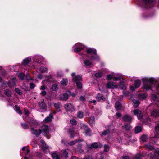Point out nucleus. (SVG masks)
<instances>
[{"mask_svg": "<svg viewBox=\"0 0 159 159\" xmlns=\"http://www.w3.org/2000/svg\"><path fill=\"white\" fill-rule=\"evenodd\" d=\"M58 89V86L56 84H55L52 85L51 88V89L52 90L55 91H57V90Z\"/></svg>", "mask_w": 159, "mask_h": 159, "instance_id": "26", "label": "nucleus"}, {"mask_svg": "<svg viewBox=\"0 0 159 159\" xmlns=\"http://www.w3.org/2000/svg\"><path fill=\"white\" fill-rule=\"evenodd\" d=\"M148 139V136L146 135H142L141 138V140L143 141H146Z\"/></svg>", "mask_w": 159, "mask_h": 159, "instance_id": "39", "label": "nucleus"}, {"mask_svg": "<svg viewBox=\"0 0 159 159\" xmlns=\"http://www.w3.org/2000/svg\"><path fill=\"white\" fill-rule=\"evenodd\" d=\"M68 80L66 79H63V80L61 81V84L64 85L66 86L67 85Z\"/></svg>", "mask_w": 159, "mask_h": 159, "instance_id": "34", "label": "nucleus"}, {"mask_svg": "<svg viewBox=\"0 0 159 159\" xmlns=\"http://www.w3.org/2000/svg\"><path fill=\"white\" fill-rule=\"evenodd\" d=\"M15 107L16 111L17 113H18L20 115H21L22 114V113L21 111V110H20L19 107L17 105H15Z\"/></svg>", "mask_w": 159, "mask_h": 159, "instance_id": "33", "label": "nucleus"}, {"mask_svg": "<svg viewBox=\"0 0 159 159\" xmlns=\"http://www.w3.org/2000/svg\"><path fill=\"white\" fill-rule=\"evenodd\" d=\"M104 151L105 152H107L109 150V147L107 145H104Z\"/></svg>", "mask_w": 159, "mask_h": 159, "instance_id": "49", "label": "nucleus"}, {"mask_svg": "<svg viewBox=\"0 0 159 159\" xmlns=\"http://www.w3.org/2000/svg\"><path fill=\"white\" fill-rule=\"evenodd\" d=\"M15 91L17 93L21 95L22 94V93L20 90L18 88H16L15 89Z\"/></svg>", "mask_w": 159, "mask_h": 159, "instance_id": "53", "label": "nucleus"}, {"mask_svg": "<svg viewBox=\"0 0 159 159\" xmlns=\"http://www.w3.org/2000/svg\"><path fill=\"white\" fill-rule=\"evenodd\" d=\"M109 133V130H106L104 131V132H103L102 133V134L103 135H106L107 134Z\"/></svg>", "mask_w": 159, "mask_h": 159, "instance_id": "56", "label": "nucleus"}, {"mask_svg": "<svg viewBox=\"0 0 159 159\" xmlns=\"http://www.w3.org/2000/svg\"><path fill=\"white\" fill-rule=\"evenodd\" d=\"M84 63L85 65L86 66H89L92 65V63L87 60H84Z\"/></svg>", "mask_w": 159, "mask_h": 159, "instance_id": "40", "label": "nucleus"}, {"mask_svg": "<svg viewBox=\"0 0 159 159\" xmlns=\"http://www.w3.org/2000/svg\"><path fill=\"white\" fill-rule=\"evenodd\" d=\"M31 60L30 58L28 57L24 60L23 64L25 65H27L31 61Z\"/></svg>", "mask_w": 159, "mask_h": 159, "instance_id": "27", "label": "nucleus"}, {"mask_svg": "<svg viewBox=\"0 0 159 159\" xmlns=\"http://www.w3.org/2000/svg\"><path fill=\"white\" fill-rule=\"evenodd\" d=\"M115 108L116 110H119L121 109V105L120 103L119 102H116L115 104Z\"/></svg>", "mask_w": 159, "mask_h": 159, "instance_id": "20", "label": "nucleus"}, {"mask_svg": "<svg viewBox=\"0 0 159 159\" xmlns=\"http://www.w3.org/2000/svg\"><path fill=\"white\" fill-rule=\"evenodd\" d=\"M31 130L32 133L33 134L35 135L37 137H38L40 134L42 133V130L40 129H39L38 130H37L34 129L33 128H31Z\"/></svg>", "mask_w": 159, "mask_h": 159, "instance_id": "8", "label": "nucleus"}, {"mask_svg": "<svg viewBox=\"0 0 159 159\" xmlns=\"http://www.w3.org/2000/svg\"><path fill=\"white\" fill-rule=\"evenodd\" d=\"M81 77L80 75H78L74 77L73 79V80L74 82H76L77 81L80 80H81Z\"/></svg>", "mask_w": 159, "mask_h": 159, "instance_id": "30", "label": "nucleus"}, {"mask_svg": "<svg viewBox=\"0 0 159 159\" xmlns=\"http://www.w3.org/2000/svg\"><path fill=\"white\" fill-rule=\"evenodd\" d=\"M142 131V128L141 127L139 126H137L135 127V131L136 133H138Z\"/></svg>", "mask_w": 159, "mask_h": 159, "instance_id": "35", "label": "nucleus"}, {"mask_svg": "<svg viewBox=\"0 0 159 159\" xmlns=\"http://www.w3.org/2000/svg\"><path fill=\"white\" fill-rule=\"evenodd\" d=\"M40 142L42 149L43 151H47H47L48 150V147L46 146L44 141L41 140Z\"/></svg>", "mask_w": 159, "mask_h": 159, "instance_id": "11", "label": "nucleus"}, {"mask_svg": "<svg viewBox=\"0 0 159 159\" xmlns=\"http://www.w3.org/2000/svg\"><path fill=\"white\" fill-rule=\"evenodd\" d=\"M54 105L55 107L57 110H58V109H59L61 107V105L59 103H54Z\"/></svg>", "mask_w": 159, "mask_h": 159, "instance_id": "46", "label": "nucleus"}, {"mask_svg": "<svg viewBox=\"0 0 159 159\" xmlns=\"http://www.w3.org/2000/svg\"><path fill=\"white\" fill-rule=\"evenodd\" d=\"M155 131L157 134L159 135V125H158L155 127Z\"/></svg>", "mask_w": 159, "mask_h": 159, "instance_id": "51", "label": "nucleus"}, {"mask_svg": "<svg viewBox=\"0 0 159 159\" xmlns=\"http://www.w3.org/2000/svg\"><path fill=\"white\" fill-rule=\"evenodd\" d=\"M95 122V117L93 116H92L90 117L89 122V124L91 125Z\"/></svg>", "mask_w": 159, "mask_h": 159, "instance_id": "24", "label": "nucleus"}, {"mask_svg": "<svg viewBox=\"0 0 159 159\" xmlns=\"http://www.w3.org/2000/svg\"><path fill=\"white\" fill-rule=\"evenodd\" d=\"M145 148L149 149L150 150H152L154 148L152 143H148L145 145Z\"/></svg>", "mask_w": 159, "mask_h": 159, "instance_id": "17", "label": "nucleus"}, {"mask_svg": "<svg viewBox=\"0 0 159 159\" xmlns=\"http://www.w3.org/2000/svg\"><path fill=\"white\" fill-rule=\"evenodd\" d=\"M4 94L7 97H10L11 96V92L8 89H6L4 90Z\"/></svg>", "mask_w": 159, "mask_h": 159, "instance_id": "28", "label": "nucleus"}, {"mask_svg": "<svg viewBox=\"0 0 159 159\" xmlns=\"http://www.w3.org/2000/svg\"><path fill=\"white\" fill-rule=\"evenodd\" d=\"M30 125L32 126H34L36 124V122L33 119L29 118L27 120Z\"/></svg>", "mask_w": 159, "mask_h": 159, "instance_id": "16", "label": "nucleus"}, {"mask_svg": "<svg viewBox=\"0 0 159 159\" xmlns=\"http://www.w3.org/2000/svg\"><path fill=\"white\" fill-rule=\"evenodd\" d=\"M104 98L102 96V95L100 93L98 94L97 95L96 97V99L98 101H100L101 100H104Z\"/></svg>", "mask_w": 159, "mask_h": 159, "instance_id": "23", "label": "nucleus"}, {"mask_svg": "<svg viewBox=\"0 0 159 159\" xmlns=\"http://www.w3.org/2000/svg\"><path fill=\"white\" fill-rule=\"evenodd\" d=\"M25 77L27 80H31L30 75L29 74H27Z\"/></svg>", "mask_w": 159, "mask_h": 159, "instance_id": "60", "label": "nucleus"}, {"mask_svg": "<svg viewBox=\"0 0 159 159\" xmlns=\"http://www.w3.org/2000/svg\"><path fill=\"white\" fill-rule=\"evenodd\" d=\"M68 133L70 135L71 138H73L74 136L75 132L72 129H68Z\"/></svg>", "mask_w": 159, "mask_h": 159, "instance_id": "21", "label": "nucleus"}, {"mask_svg": "<svg viewBox=\"0 0 159 159\" xmlns=\"http://www.w3.org/2000/svg\"><path fill=\"white\" fill-rule=\"evenodd\" d=\"M83 113L81 111H79L77 114V117L79 118H81L83 117Z\"/></svg>", "mask_w": 159, "mask_h": 159, "instance_id": "45", "label": "nucleus"}, {"mask_svg": "<svg viewBox=\"0 0 159 159\" xmlns=\"http://www.w3.org/2000/svg\"><path fill=\"white\" fill-rule=\"evenodd\" d=\"M133 102L134 103V106L136 107L138 106L140 104V102L138 100L134 99Z\"/></svg>", "mask_w": 159, "mask_h": 159, "instance_id": "32", "label": "nucleus"}, {"mask_svg": "<svg viewBox=\"0 0 159 159\" xmlns=\"http://www.w3.org/2000/svg\"><path fill=\"white\" fill-rule=\"evenodd\" d=\"M53 118V116L51 113H50L48 116H47L44 119V121L46 122H50L52 121V119Z\"/></svg>", "mask_w": 159, "mask_h": 159, "instance_id": "15", "label": "nucleus"}, {"mask_svg": "<svg viewBox=\"0 0 159 159\" xmlns=\"http://www.w3.org/2000/svg\"><path fill=\"white\" fill-rule=\"evenodd\" d=\"M97 156L98 157H100V159H103V158H104L103 156L102 155V154L101 153H100L98 154L97 155Z\"/></svg>", "mask_w": 159, "mask_h": 159, "instance_id": "57", "label": "nucleus"}, {"mask_svg": "<svg viewBox=\"0 0 159 159\" xmlns=\"http://www.w3.org/2000/svg\"><path fill=\"white\" fill-rule=\"evenodd\" d=\"M149 157L151 159H159V148H157L154 151L153 153L149 154Z\"/></svg>", "mask_w": 159, "mask_h": 159, "instance_id": "2", "label": "nucleus"}, {"mask_svg": "<svg viewBox=\"0 0 159 159\" xmlns=\"http://www.w3.org/2000/svg\"><path fill=\"white\" fill-rule=\"evenodd\" d=\"M98 147V144L96 143H93L91 146L88 148V151L90 150L93 148H97Z\"/></svg>", "mask_w": 159, "mask_h": 159, "instance_id": "19", "label": "nucleus"}, {"mask_svg": "<svg viewBox=\"0 0 159 159\" xmlns=\"http://www.w3.org/2000/svg\"><path fill=\"white\" fill-rule=\"evenodd\" d=\"M81 129H83L87 135H89L90 132V129L88 127L87 125L84 124H82L81 125Z\"/></svg>", "mask_w": 159, "mask_h": 159, "instance_id": "6", "label": "nucleus"}, {"mask_svg": "<svg viewBox=\"0 0 159 159\" xmlns=\"http://www.w3.org/2000/svg\"><path fill=\"white\" fill-rule=\"evenodd\" d=\"M123 159H130L129 157L128 156H125L123 157Z\"/></svg>", "mask_w": 159, "mask_h": 159, "instance_id": "64", "label": "nucleus"}, {"mask_svg": "<svg viewBox=\"0 0 159 159\" xmlns=\"http://www.w3.org/2000/svg\"><path fill=\"white\" fill-rule=\"evenodd\" d=\"M65 108L68 111H73L75 110L74 106L70 103L67 104L66 105Z\"/></svg>", "mask_w": 159, "mask_h": 159, "instance_id": "10", "label": "nucleus"}, {"mask_svg": "<svg viewBox=\"0 0 159 159\" xmlns=\"http://www.w3.org/2000/svg\"><path fill=\"white\" fill-rule=\"evenodd\" d=\"M138 97L139 98H142L143 99L146 98V95L144 93H141L139 94Z\"/></svg>", "mask_w": 159, "mask_h": 159, "instance_id": "48", "label": "nucleus"}, {"mask_svg": "<svg viewBox=\"0 0 159 159\" xmlns=\"http://www.w3.org/2000/svg\"><path fill=\"white\" fill-rule=\"evenodd\" d=\"M123 119L124 121L130 122H131L132 118L130 116L126 115L124 116Z\"/></svg>", "mask_w": 159, "mask_h": 159, "instance_id": "14", "label": "nucleus"}, {"mask_svg": "<svg viewBox=\"0 0 159 159\" xmlns=\"http://www.w3.org/2000/svg\"><path fill=\"white\" fill-rule=\"evenodd\" d=\"M124 127H125V129L127 130H129L131 128V127L130 125L126 124L125 125Z\"/></svg>", "mask_w": 159, "mask_h": 159, "instance_id": "43", "label": "nucleus"}, {"mask_svg": "<svg viewBox=\"0 0 159 159\" xmlns=\"http://www.w3.org/2000/svg\"><path fill=\"white\" fill-rule=\"evenodd\" d=\"M8 86L10 87L15 86L16 85L15 82L14 81H9L7 83Z\"/></svg>", "mask_w": 159, "mask_h": 159, "instance_id": "25", "label": "nucleus"}, {"mask_svg": "<svg viewBox=\"0 0 159 159\" xmlns=\"http://www.w3.org/2000/svg\"><path fill=\"white\" fill-rule=\"evenodd\" d=\"M120 88L122 89H124L126 88V86L124 85V83L122 82H120L119 84Z\"/></svg>", "mask_w": 159, "mask_h": 159, "instance_id": "38", "label": "nucleus"}, {"mask_svg": "<svg viewBox=\"0 0 159 159\" xmlns=\"http://www.w3.org/2000/svg\"><path fill=\"white\" fill-rule=\"evenodd\" d=\"M143 2V6L145 8H148L152 7L153 6V0H142Z\"/></svg>", "mask_w": 159, "mask_h": 159, "instance_id": "3", "label": "nucleus"}, {"mask_svg": "<svg viewBox=\"0 0 159 159\" xmlns=\"http://www.w3.org/2000/svg\"><path fill=\"white\" fill-rule=\"evenodd\" d=\"M43 134L44 135H47L49 133V130L47 126H45L44 128L43 129Z\"/></svg>", "mask_w": 159, "mask_h": 159, "instance_id": "22", "label": "nucleus"}, {"mask_svg": "<svg viewBox=\"0 0 159 159\" xmlns=\"http://www.w3.org/2000/svg\"><path fill=\"white\" fill-rule=\"evenodd\" d=\"M77 45H78V46L77 47H75L74 49V51L75 52H79L84 49V46L81 44L79 43L76 44V46Z\"/></svg>", "mask_w": 159, "mask_h": 159, "instance_id": "12", "label": "nucleus"}, {"mask_svg": "<svg viewBox=\"0 0 159 159\" xmlns=\"http://www.w3.org/2000/svg\"><path fill=\"white\" fill-rule=\"evenodd\" d=\"M82 141V139L80 140L76 139L74 141H71L70 143V145L72 146L75 144L77 142H81Z\"/></svg>", "mask_w": 159, "mask_h": 159, "instance_id": "31", "label": "nucleus"}, {"mask_svg": "<svg viewBox=\"0 0 159 159\" xmlns=\"http://www.w3.org/2000/svg\"><path fill=\"white\" fill-rule=\"evenodd\" d=\"M68 152L66 151V150H64L63 151L62 156L65 158H66L68 156Z\"/></svg>", "mask_w": 159, "mask_h": 159, "instance_id": "47", "label": "nucleus"}, {"mask_svg": "<svg viewBox=\"0 0 159 159\" xmlns=\"http://www.w3.org/2000/svg\"><path fill=\"white\" fill-rule=\"evenodd\" d=\"M21 127L24 129H27L29 128V125L26 124L21 123Z\"/></svg>", "mask_w": 159, "mask_h": 159, "instance_id": "42", "label": "nucleus"}, {"mask_svg": "<svg viewBox=\"0 0 159 159\" xmlns=\"http://www.w3.org/2000/svg\"><path fill=\"white\" fill-rule=\"evenodd\" d=\"M114 80H115L116 81H118L122 78L121 77H114Z\"/></svg>", "mask_w": 159, "mask_h": 159, "instance_id": "62", "label": "nucleus"}, {"mask_svg": "<svg viewBox=\"0 0 159 159\" xmlns=\"http://www.w3.org/2000/svg\"><path fill=\"white\" fill-rule=\"evenodd\" d=\"M70 123L73 125H76L77 124L76 121L75 119L71 120L70 121Z\"/></svg>", "mask_w": 159, "mask_h": 159, "instance_id": "55", "label": "nucleus"}, {"mask_svg": "<svg viewBox=\"0 0 159 159\" xmlns=\"http://www.w3.org/2000/svg\"><path fill=\"white\" fill-rule=\"evenodd\" d=\"M80 100L81 101H84L85 100V99L84 96H81L80 98Z\"/></svg>", "mask_w": 159, "mask_h": 159, "instance_id": "58", "label": "nucleus"}, {"mask_svg": "<svg viewBox=\"0 0 159 159\" xmlns=\"http://www.w3.org/2000/svg\"><path fill=\"white\" fill-rule=\"evenodd\" d=\"M38 105L39 108L43 110V111H45L47 110V106L43 102H39L38 103Z\"/></svg>", "mask_w": 159, "mask_h": 159, "instance_id": "7", "label": "nucleus"}, {"mask_svg": "<svg viewBox=\"0 0 159 159\" xmlns=\"http://www.w3.org/2000/svg\"><path fill=\"white\" fill-rule=\"evenodd\" d=\"M71 95V92L70 91H66L63 94L59 95V98L62 100L65 101L67 99L68 97Z\"/></svg>", "mask_w": 159, "mask_h": 159, "instance_id": "4", "label": "nucleus"}, {"mask_svg": "<svg viewBox=\"0 0 159 159\" xmlns=\"http://www.w3.org/2000/svg\"><path fill=\"white\" fill-rule=\"evenodd\" d=\"M30 88L31 89H33L35 87V85L33 83H30Z\"/></svg>", "mask_w": 159, "mask_h": 159, "instance_id": "59", "label": "nucleus"}, {"mask_svg": "<svg viewBox=\"0 0 159 159\" xmlns=\"http://www.w3.org/2000/svg\"><path fill=\"white\" fill-rule=\"evenodd\" d=\"M141 156L139 155H137L133 159H140Z\"/></svg>", "mask_w": 159, "mask_h": 159, "instance_id": "61", "label": "nucleus"}, {"mask_svg": "<svg viewBox=\"0 0 159 159\" xmlns=\"http://www.w3.org/2000/svg\"><path fill=\"white\" fill-rule=\"evenodd\" d=\"M141 84V81L140 80H136L134 82V85L135 88L139 87Z\"/></svg>", "mask_w": 159, "mask_h": 159, "instance_id": "29", "label": "nucleus"}, {"mask_svg": "<svg viewBox=\"0 0 159 159\" xmlns=\"http://www.w3.org/2000/svg\"><path fill=\"white\" fill-rule=\"evenodd\" d=\"M114 76L113 75L109 74L107 75L106 79L107 80H111L112 79H114Z\"/></svg>", "mask_w": 159, "mask_h": 159, "instance_id": "44", "label": "nucleus"}, {"mask_svg": "<svg viewBox=\"0 0 159 159\" xmlns=\"http://www.w3.org/2000/svg\"><path fill=\"white\" fill-rule=\"evenodd\" d=\"M134 115L136 116L139 119H142L143 118V116L141 111L139 109L134 110L133 111Z\"/></svg>", "mask_w": 159, "mask_h": 159, "instance_id": "5", "label": "nucleus"}, {"mask_svg": "<svg viewBox=\"0 0 159 159\" xmlns=\"http://www.w3.org/2000/svg\"><path fill=\"white\" fill-rule=\"evenodd\" d=\"M22 149V150L25 151L26 152V155H27V154H28L30 152V150L28 149H25V147H23Z\"/></svg>", "mask_w": 159, "mask_h": 159, "instance_id": "52", "label": "nucleus"}, {"mask_svg": "<svg viewBox=\"0 0 159 159\" xmlns=\"http://www.w3.org/2000/svg\"><path fill=\"white\" fill-rule=\"evenodd\" d=\"M156 81L155 79L153 78H150L148 79L147 83H144L143 84L144 89L147 90L150 89L152 90V85Z\"/></svg>", "mask_w": 159, "mask_h": 159, "instance_id": "1", "label": "nucleus"}, {"mask_svg": "<svg viewBox=\"0 0 159 159\" xmlns=\"http://www.w3.org/2000/svg\"><path fill=\"white\" fill-rule=\"evenodd\" d=\"M52 156L53 159H59V157L56 153H52Z\"/></svg>", "mask_w": 159, "mask_h": 159, "instance_id": "37", "label": "nucleus"}, {"mask_svg": "<svg viewBox=\"0 0 159 159\" xmlns=\"http://www.w3.org/2000/svg\"><path fill=\"white\" fill-rule=\"evenodd\" d=\"M25 76V74L22 73H20L18 75L19 78L22 80L24 79Z\"/></svg>", "mask_w": 159, "mask_h": 159, "instance_id": "50", "label": "nucleus"}, {"mask_svg": "<svg viewBox=\"0 0 159 159\" xmlns=\"http://www.w3.org/2000/svg\"><path fill=\"white\" fill-rule=\"evenodd\" d=\"M39 70L41 73H44L47 71V69L45 67H41L39 69Z\"/></svg>", "mask_w": 159, "mask_h": 159, "instance_id": "36", "label": "nucleus"}, {"mask_svg": "<svg viewBox=\"0 0 159 159\" xmlns=\"http://www.w3.org/2000/svg\"><path fill=\"white\" fill-rule=\"evenodd\" d=\"M24 110L25 114L27 115H29V111L25 109H24Z\"/></svg>", "mask_w": 159, "mask_h": 159, "instance_id": "63", "label": "nucleus"}, {"mask_svg": "<svg viewBox=\"0 0 159 159\" xmlns=\"http://www.w3.org/2000/svg\"><path fill=\"white\" fill-rule=\"evenodd\" d=\"M77 87L79 88H80L82 87V84L80 82H77L76 83Z\"/></svg>", "mask_w": 159, "mask_h": 159, "instance_id": "54", "label": "nucleus"}, {"mask_svg": "<svg viewBox=\"0 0 159 159\" xmlns=\"http://www.w3.org/2000/svg\"><path fill=\"white\" fill-rule=\"evenodd\" d=\"M151 116L154 117H159V110L154 109L151 112Z\"/></svg>", "mask_w": 159, "mask_h": 159, "instance_id": "13", "label": "nucleus"}, {"mask_svg": "<svg viewBox=\"0 0 159 159\" xmlns=\"http://www.w3.org/2000/svg\"><path fill=\"white\" fill-rule=\"evenodd\" d=\"M87 52L88 53H90L92 55L97 54L96 50L92 48L88 49L87 51Z\"/></svg>", "mask_w": 159, "mask_h": 159, "instance_id": "18", "label": "nucleus"}, {"mask_svg": "<svg viewBox=\"0 0 159 159\" xmlns=\"http://www.w3.org/2000/svg\"><path fill=\"white\" fill-rule=\"evenodd\" d=\"M107 88L109 89L116 88L118 87V85L115 82H110L107 84Z\"/></svg>", "mask_w": 159, "mask_h": 159, "instance_id": "9", "label": "nucleus"}, {"mask_svg": "<svg viewBox=\"0 0 159 159\" xmlns=\"http://www.w3.org/2000/svg\"><path fill=\"white\" fill-rule=\"evenodd\" d=\"M103 73L102 72H99L98 73H96L95 74V76L96 77L100 78L102 77V76L103 75Z\"/></svg>", "mask_w": 159, "mask_h": 159, "instance_id": "41", "label": "nucleus"}]
</instances>
